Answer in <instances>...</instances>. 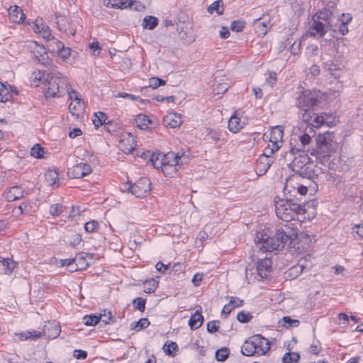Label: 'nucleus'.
I'll use <instances>...</instances> for the list:
<instances>
[{
    "label": "nucleus",
    "mask_w": 363,
    "mask_h": 363,
    "mask_svg": "<svg viewBox=\"0 0 363 363\" xmlns=\"http://www.w3.org/2000/svg\"><path fill=\"white\" fill-rule=\"evenodd\" d=\"M272 262L271 259L264 258L259 259L257 262V271L258 275L262 279H267L272 271Z\"/></svg>",
    "instance_id": "obj_13"
},
{
    "label": "nucleus",
    "mask_w": 363,
    "mask_h": 363,
    "mask_svg": "<svg viewBox=\"0 0 363 363\" xmlns=\"http://www.w3.org/2000/svg\"><path fill=\"white\" fill-rule=\"evenodd\" d=\"M67 20L64 16H56V23L60 30L66 31L67 29Z\"/></svg>",
    "instance_id": "obj_59"
},
{
    "label": "nucleus",
    "mask_w": 363,
    "mask_h": 363,
    "mask_svg": "<svg viewBox=\"0 0 363 363\" xmlns=\"http://www.w3.org/2000/svg\"><path fill=\"white\" fill-rule=\"evenodd\" d=\"M252 342H254L253 336L250 337L249 340H245L241 350L243 355L252 356L257 352L256 346Z\"/></svg>",
    "instance_id": "obj_26"
},
{
    "label": "nucleus",
    "mask_w": 363,
    "mask_h": 363,
    "mask_svg": "<svg viewBox=\"0 0 363 363\" xmlns=\"http://www.w3.org/2000/svg\"><path fill=\"white\" fill-rule=\"evenodd\" d=\"M277 216L285 222L295 220L298 215H303L306 210L301 199L286 196L285 199L275 201Z\"/></svg>",
    "instance_id": "obj_3"
},
{
    "label": "nucleus",
    "mask_w": 363,
    "mask_h": 363,
    "mask_svg": "<svg viewBox=\"0 0 363 363\" xmlns=\"http://www.w3.org/2000/svg\"><path fill=\"white\" fill-rule=\"evenodd\" d=\"M76 265L77 267L74 270L83 269L86 268L89 264L86 262V257L84 253L79 255V257L75 258Z\"/></svg>",
    "instance_id": "obj_50"
},
{
    "label": "nucleus",
    "mask_w": 363,
    "mask_h": 363,
    "mask_svg": "<svg viewBox=\"0 0 363 363\" xmlns=\"http://www.w3.org/2000/svg\"><path fill=\"white\" fill-rule=\"evenodd\" d=\"M255 28L256 32L260 35H265L267 32L268 26L265 22L261 21V19H256L255 23Z\"/></svg>",
    "instance_id": "obj_42"
},
{
    "label": "nucleus",
    "mask_w": 363,
    "mask_h": 363,
    "mask_svg": "<svg viewBox=\"0 0 363 363\" xmlns=\"http://www.w3.org/2000/svg\"><path fill=\"white\" fill-rule=\"evenodd\" d=\"M45 82L48 87L45 91V96L46 98H53L61 96L60 87L66 86L68 80L61 72L55 70L47 73Z\"/></svg>",
    "instance_id": "obj_4"
},
{
    "label": "nucleus",
    "mask_w": 363,
    "mask_h": 363,
    "mask_svg": "<svg viewBox=\"0 0 363 363\" xmlns=\"http://www.w3.org/2000/svg\"><path fill=\"white\" fill-rule=\"evenodd\" d=\"M22 337H23L26 340V339H31V340H36L37 338H39L40 336L43 335V331L42 332H30L27 331L26 333L21 334Z\"/></svg>",
    "instance_id": "obj_60"
},
{
    "label": "nucleus",
    "mask_w": 363,
    "mask_h": 363,
    "mask_svg": "<svg viewBox=\"0 0 363 363\" xmlns=\"http://www.w3.org/2000/svg\"><path fill=\"white\" fill-rule=\"evenodd\" d=\"M158 24V20L157 18L148 16L144 18L143 26L144 28L152 30L154 29Z\"/></svg>",
    "instance_id": "obj_40"
},
{
    "label": "nucleus",
    "mask_w": 363,
    "mask_h": 363,
    "mask_svg": "<svg viewBox=\"0 0 363 363\" xmlns=\"http://www.w3.org/2000/svg\"><path fill=\"white\" fill-rule=\"evenodd\" d=\"M101 316L97 315H85L83 318L84 323L86 325H96L100 321Z\"/></svg>",
    "instance_id": "obj_48"
},
{
    "label": "nucleus",
    "mask_w": 363,
    "mask_h": 363,
    "mask_svg": "<svg viewBox=\"0 0 363 363\" xmlns=\"http://www.w3.org/2000/svg\"><path fill=\"white\" fill-rule=\"evenodd\" d=\"M319 116H324L323 125L326 124L328 126L332 125L335 122V116L333 113H322Z\"/></svg>",
    "instance_id": "obj_57"
},
{
    "label": "nucleus",
    "mask_w": 363,
    "mask_h": 363,
    "mask_svg": "<svg viewBox=\"0 0 363 363\" xmlns=\"http://www.w3.org/2000/svg\"><path fill=\"white\" fill-rule=\"evenodd\" d=\"M223 81L224 79H220L218 77H215L213 86L217 94H223L228 89L229 84Z\"/></svg>",
    "instance_id": "obj_31"
},
{
    "label": "nucleus",
    "mask_w": 363,
    "mask_h": 363,
    "mask_svg": "<svg viewBox=\"0 0 363 363\" xmlns=\"http://www.w3.org/2000/svg\"><path fill=\"white\" fill-rule=\"evenodd\" d=\"M150 323L149 320L146 318H140L138 321L133 322L130 325V329L131 330L139 331L142 329H145L150 325Z\"/></svg>",
    "instance_id": "obj_35"
},
{
    "label": "nucleus",
    "mask_w": 363,
    "mask_h": 363,
    "mask_svg": "<svg viewBox=\"0 0 363 363\" xmlns=\"http://www.w3.org/2000/svg\"><path fill=\"white\" fill-rule=\"evenodd\" d=\"M56 43L58 45V47H60L57 50L58 56L62 60L67 59L71 55V48L68 47H65L64 44L62 42H56Z\"/></svg>",
    "instance_id": "obj_38"
},
{
    "label": "nucleus",
    "mask_w": 363,
    "mask_h": 363,
    "mask_svg": "<svg viewBox=\"0 0 363 363\" xmlns=\"http://www.w3.org/2000/svg\"><path fill=\"white\" fill-rule=\"evenodd\" d=\"M215 357L217 361L218 362H224L225 361L230 354V350L226 347H223L220 349H218L215 354Z\"/></svg>",
    "instance_id": "obj_41"
},
{
    "label": "nucleus",
    "mask_w": 363,
    "mask_h": 363,
    "mask_svg": "<svg viewBox=\"0 0 363 363\" xmlns=\"http://www.w3.org/2000/svg\"><path fill=\"white\" fill-rule=\"evenodd\" d=\"M98 228L99 223L95 220H90L84 224V230L87 233H93Z\"/></svg>",
    "instance_id": "obj_54"
},
{
    "label": "nucleus",
    "mask_w": 363,
    "mask_h": 363,
    "mask_svg": "<svg viewBox=\"0 0 363 363\" xmlns=\"http://www.w3.org/2000/svg\"><path fill=\"white\" fill-rule=\"evenodd\" d=\"M161 157H162L164 164L172 167L171 169L173 171L175 170L176 166L182 165L186 162V158L184 152L181 153L179 152L175 153L174 152H169L165 155H162Z\"/></svg>",
    "instance_id": "obj_8"
},
{
    "label": "nucleus",
    "mask_w": 363,
    "mask_h": 363,
    "mask_svg": "<svg viewBox=\"0 0 363 363\" xmlns=\"http://www.w3.org/2000/svg\"><path fill=\"white\" fill-rule=\"evenodd\" d=\"M135 121L137 126L142 130L147 129L148 128V124L152 123V121L145 114H138L135 119Z\"/></svg>",
    "instance_id": "obj_33"
},
{
    "label": "nucleus",
    "mask_w": 363,
    "mask_h": 363,
    "mask_svg": "<svg viewBox=\"0 0 363 363\" xmlns=\"http://www.w3.org/2000/svg\"><path fill=\"white\" fill-rule=\"evenodd\" d=\"M269 141L272 147H268L267 151L270 154H273L274 151L279 149V143L282 141L283 128L281 126H276L272 128L269 133Z\"/></svg>",
    "instance_id": "obj_10"
},
{
    "label": "nucleus",
    "mask_w": 363,
    "mask_h": 363,
    "mask_svg": "<svg viewBox=\"0 0 363 363\" xmlns=\"http://www.w3.org/2000/svg\"><path fill=\"white\" fill-rule=\"evenodd\" d=\"M298 114L302 121L308 125L305 130L306 133H312L313 127L319 128L323 125L324 116H319L318 113H315L314 107L300 109Z\"/></svg>",
    "instance_id": "obj_5"
},
{
    "label": "nucleus",
    "mask_w": 363,
    "mask_h": 363,
    "mask_svg": "<svg viewBox=\"0 0 363 363\" xmlns=\"http://www.w3.org/2000/svg\"><path fill=\"white\" fill-rule=\"evenodd\" d=\"M61 331L60 326L55 321L48 322L44 325L43 329V336L49 339H55L60 335Z\"/></svg>",
    "instance_id": "obj_16"
},
{
    "label": "nucleus",
    "mask_w": 363,
    "mask_h": 363,
    "mask_svg": "<svg viewBox=\"0 0 363 363\" xmlns=\"http://www.w3.org/2000/svg\"><path fill=\"white\" fill-rule=\"evenodd\" d=\"M35 31L41 33L43 38L47 39V40L52 37L48 26L43 25L40 28L38 23H35Z\"/></svg>",
    "instance_id": "obj_46"
},
{
    "label": "nucleus",
    "mask_w": 363,
    "mask_h": 363,
    "mask_svg": "<svg viewBox=\"0 0 363 363\" xmlns=\"http://www.w3.org/2000/svg\"><path fill=\"white\" fill-rule=\"evenodd\" d=\"M300 359V355L297 352H288L284 354L282 357L283 363H293L298 362Z\"/></svg>",
    "instance_id": "obj_45"
},
{
    "label": "nucleus",
    "mask_w": 363,
    "mask_h": 363,
    "mask_svg": "<svg viewBox=\"0 0 363 363\" xmlns=\"http://www.w3.org/2000/svg\"><path fill=\"white\" fill-rule=\"evenodd\" d=\"M299 180V176L295 175L294 174L286 180L285 186L284 187V193L285 196H286V194H289L290 196L297 198L296 195H294L293 194L295 193L297 189V185L298 184Z\"/></svg>",
    "instance_id": "obj_17"
},
{
    "label": "nucleus",
    "mask_w": 363,
    "mask_h": 363,
    "mask_svg": "<svg viewBox=\"0 0 363 363\" xmlns=\"http://www.w3.org/2000/svg\"><path fill=\"white\" fill-rule=\"evenodd\" d=\"M320 103L318 93L309 89L302 91L296 99V105L300 109L313 108Z\"/></svg>",
    "instance_id": "obj_6"
},
{
    "label": "nucleus",
    "mask_w": 363,
    "mask_h": 363,
    "mask_svg": "<svg viewBox=\"0 0 363 363\" xmlns=\"http://www.w3.org/2000/svg\"><path fill=\"white\" fill-rule=\"evenodd\" d=\"M107 119L106 115L104 112H97L94 113V118L93 119V123L96 128L101 126L103 124L108 125L109 123H106Z\"/></svg>",
    "instance_id": "obj_37"
},
{
    "label": "nucleus",
    "mask_w": 363,
    "mask_h": 363,
    "mask_svg": "<svg viewBox=\"0 0 363 363\" xmlns=\"http://www.w3.org/2000/svg\"><path fill=\"white\" fill-rule=\"evenodd\" d=\"M313 23L310 26L309 34L311 36L322 38L325 34L327 29L330 28L323 22L314 19L312 17Z\"/></svg>",
    "instance_id": "obj_15"
},
{
    "label": "nucleus",
    "mask_w": 363,
    "mask_h": 363,
    "mask_svg": "<svg viewBox=\"0 0 363 363\" xmlns=\"http://www.w3.org/2000/svg\"><path fill=\"white\" fill-rule=\"evenodd\" d=\"M208 12L213 13L216 11L218 15H222L224 11L223 2L222 0H217L208 7Z\"/></svg>",
    "instance_id": "obj_36"
},
{
    "label": "nucleus",
    "mask_w": 363,
    "mask_h": 363,
    "mask_svg": "<svg viewBox=\"0 0 363 363\" xmlns=\"http://www.w3.org/2000/svg\"><path fill=\"white\" fill-rule=\"evenodd\" d=\"M203 321V317L199 311H196L189 320V325L191 330L198 329L201 326Z\"/></svg>",
    "instance_id": "obj_30"
},
{
    "label": "nucleus",
    "mask_w": 363,
    "mask_h": 363,
    "mask_svg": "<svg viewBox=\"0 0 363 363\" xmlns=\"http://www.w3.org/2000/svg\"><path fill=\"white\" fill-rule=\"evenodd\" d=\"M133 303L135 308L138 309L140 312H144L145 309V299L140 297L133 299Z\"/></svg>",
    "instance_id": "obj_55"
},
{
    "label": "nucleus",
    "mask_w": 363,
    "mask_h": 363,
    "mask_svg": "<svg viewBox=\"0 0 363 363\" xmlns=\"http://www.w3.org/2000/svg\"><path fill=\"white\" fill-rule=\"evenodd\" d=\"M218 320H212L207 324V330L210 333H214L219 329Z\"/></svg>",
    "instance_id": "obj_62"
},
{
    "label": "nucleus",
    "mask_w": 363,
    "mask_h": 363,
    "mask_svg": "<svg viewBox=\"0 0 363 363\" xmlns=\"http://www.w3.org/2000/svg\"><path fill=\"white\" fill-rule=\"evenodd\" d=\"M36 50L33 51L35 57L41 65L48 67V70L55 71L57 66L52 63V60L49 57L45 47L40 45H36Z\"/></svg>",
    "instance_id": "obj_9"
},
{
    "label": "nucleus",
    "mask_w": 363,
    "mask_h": 363,
    "mask_svg": "<svg viewBox=\"0 0 363 363\" xmlns=\"http://www.w3.org/2000/svg\"><path fill=\"white\" fill-rule=\"evenodd\" d=\"M318 170L319 168L317 167L313 162L308 164L305 167L301 169V171H298L295 175L299 176V179L301 178H306L311 180H314L318 176Z\"/></svg>",
    "instance_id": "obj_14"
},
{
    "label": "nucleus",
    "mask_w": 363,
    "mask_h": 363,
    "mask_svg": "<svg viewBox=\"0 0 363 363\" xmlns=\"http://www.w3.org/2000/svg\"><path fill=\"white\" fill-rule=\"evenodd\" d=\"M296 237L297 229L286 224L283 228L277 229L273 237L257 233L255 241L262 245L259 250L262 252H272L282 250L289 240H291Z\"/></svg>",
    "instance_id": "obj_2"
},
{
    "label": "nucleus",
    "mask_w": 363,
    "mask_h": 363,
    "mask_svg": "<svg viewBox=\"0 0 363 363\" xmlns=\"http://www.w3.org/2000/svg\"><path fill=\"white\" fill-rule=\"evenodd\" d=\"M328 70L330 72V74L333 76L335 79H337L340 77V70L337 66L334 64H331L329 65Z\"/></svg>",
    "instance_id": "obj_64"
},
{
    "label": "nucleus",
    "mask_w": 363,
    "mask_h": 363,
    "mask_svg": "<svg viewBox=\"0 0 363 363\" xmlns=\"http://www.w3.org/2000/svg\"><path fill=\"white\" fill-rule=\"evenodd\" d=\"M1 262L6 274H11L17 265V263L10 258H3Z\"/></svg>",
    "instance_id": "obj_39"
},
{
    "label": "nucleus",
    "mask_w": 363,
    "mask_h": 363,
    "mask_svg": "<svg viewBox=\"0 0 363 363\" xmlns=\"http://www.w3.org/2000/svg\"><path fill=\"white\" fill-rule=\"evenodd\" d=\"M281 321L282 325L286 327H298L300 323L299 320L292 319L289 316H284Z\"/></svg>",
    "instance_id": "obj_51"
},
{
    "label": "nucleus",
    "mask_w": 363,
    "mask_h": 363,
    "mask_svg": "<svg viewBox=\"0 0 363 363\" xmlns=\"http://www.w3.org/2000/svg\"><path fill=\"white\" fill-rule=\"evenodd\" d=\"M11 86L6 85L2 82H0V101L6 102L12 100Z\"/></svg>",
    "instance_id": "obj_28"
},
{
    "label": "nucleus",
    "mask_w": 363,
    "mask_h": 363,
    "mask_svg": "<svg viewBox=\"0 0 363 363\" xmlns=\"http://www.w3.org/2000/svg\"><path fill=\"white\" fill-rule=\"evenodd\" d=\"M310 162H311L310 161V157L306 153H303L294 159V160L290 164V167L294 174H296L298 171H301V169L305 167Z\"/></svg>",
    "instance_id": "obj_18"
},
{
    "label": "nucleus",
    "mask_w": 363,
    "mask_h": 363,
    "mask_svg": "<svg viewBox=\"0 0 363 363\" xmlns=\"http://www.w3.org/2000/svg\"><path fill=\"white\" fill-rule=\"evenodd\" d=\"M48 41L49 42V44L48 46L51 52H57V50L60 48V47H58V45L56 43V42H60V41L55 39L54 37L50 38V40H48Z\"/></svg>",
    "instance_id": "obj_61"
},
{
    "label": "nucleus",
    "mask_w": 363,
    "mask_h": 363,
    "mask_svg": "<svg viewBox=\"0 0 363 363\" xmlns=\"http://www.w3.org/2000/svg\"><path fill=\"white\" fill-rule=\"evenodd\" d=\"M255 346H256L257 352H260L261 354H266L270 349L269 343L267 339L263 337L260 335L253 336Z\"/></svg>",
    "instance_id": "obj_19"
},
{
    "label": "nucleus",
    "mask_w": 363,
    "mask_h": 363,
    "mask_svg": "<svg viewBox=\"0 0 363 363\" xmlns=\"http://www.w3.org/2000/svg\"><path fill=\"white\" fill-rule=\"evenodd\" d=\"M24 191L20 186H14L9 188V191L5 194V198L8 201H13L23 197Z\"/></svg>",
    "instance_id": "obj_24"
},
{
    "label": "nucleus",
    "mask_w": 363,
    "mask_h": 363,
    "mask_svg": "<svg viewBox=\"0 0 363 363\" xmlns=\"http://www.w3.org/2000/svg\"><path fill=\"white\" fill-rule=\"evenodd\" d=\"M45 179L53 189L58 186V173L56 170L48 169L45 173Z\"/></svg>",
    "instance_id": "obj_29"
},
{
    "label": "nucleus",
    "mask_w": 363,
    "mask_h": 363,
    "mask_svg": "<svg viewBox=\"0 0 363 363\" xmlns=\"http://www.w3.org/2000/svg\"><path fill=\"white\" fill-rule=\"evenodd\" d=\"M65 206L61 203L52 204L50 207V213L53 216H60L64 211Z\"/></svg>",
    "instance_id": "obj_49"
},
{
    "label": "nucleus",
    "mask_w": 363,
    "mask_h": 363,
    "mask_svg": "<svg viewBox=\"0 0 363 363\" xmlns=\"http://www.w3.org/2000/svg\"><path fill=\"white\" fill-rule=\"evenodd\" d=\"M331 16H332V11L329 9H323L321 11H318L313 18L314 19H316L318 21H320L323 22L324 24H326L328 27L331 28L332 23H331Z\"/></svg>",
    "instance_id": "obj_23"
},
{
    "label": "nucleus",
    "mask_w": 363,
    "mask_h": 363,
    "mask_svg": "<svg viewBox=\"0 0 363 363\" xmlns=\"http://www.w3.org/2000/svg\"><path fill=\"white\" fill-rule=\"evenodd\" d=\"M152 164L154 167L159 169L161 168L163 173L166 175H171L172 172H168V169H172V167L169 166L168 164H164L162 157L160 158V160L154 161Z\"/></svg>",
    "instance_id": "obj_44"
},
{
    "label": "nucleus",
    "mask_w": 363,
    "mask_h": 363,
    "mask_svg": "<svg viewBox=\"0 0 363 363\" xmlns=\"http://www.w3.org/2000/svg\"><path fill=\"white\" fill-rule=\"evenodd\" d=\"M274 162V157L263 153L257 160L255 170L257 176H262L266 174L272 164Z\"/></svg>",
    "instance_id": "obj_11"
},
{
    "label": "nucleus",
    "mask_w": 363,
    "mask_h": 363,
    "mask_svg": "<svg viewBox=\"0 0 363 363\" xmlns=\"http://www.w3.org/2000/svg\"><path fill=\"white\" fill-rule=\"evenodd\" d=\"M245 26V23L242 21H234L231 23L230 28L233 31L240 32Z\"/></svg>",
    "instance_id": "obj_58"
},
{
    "label": "nucleus",
    "mask_w": 363,
    "mask_h": 363,
    "mask_svg": "<svg viewBox=\"0 0 363 363\" xmlns=\"http://www.w3.org/2000/svg\"><path fill=\"white\" fill-rule=\"evenodd\" d=\"M84 109V104L82 99L74 100L72 101L69 106V110L73 116L79 117L80 113Z\"/></svg>",
    "instance_id": "obj_27"
},
{
    "label": "nucleus",
    "mask_w": 363,
    "mask_h": 363,
    "mask_svg": "<svg viewBox=\"0 0 363 363\" xmlns=\"http://www.w3.org/2000/svg\"><path fill=\"white\" fill-rule=\"evenodd\" d=\"M244 123H241V120L235 113L228 121V129L233 133H238L242 127Z\"/></svg>",
    "instance_id": "obj_25"
},
{
    "label": "nucleus",
    "mask_w": 363,
    "mask_h": 363,
    "mask_svg": "<svg viewBox=\"0 0 363 363\" xmlns=\"http://www.w3.org/2000/svg\"><path fill=\"white\" fill-rule=\"evenodd\" d=\"M252 318V315L250 313H246L245 311H240L237 315V319L239 322L242 323H247L251 320Z\"/></svg>",
    "instance_id": "obj_53"
},
{
    "label": "nucleus",
    "mask_w": 363,
    "mask_h": 363,
    "mask_svg": "<svg viewBox=\"0 0 363 363\" xmlns=\"http://www.w3.org/2000/svg\"><path fill=\"white\" fill-rule=\"evenodd\" d=\"M354 237L363 239V225H357L352 228Z\"/></svg>",
    "instance_id": "obj_63"
},
{
    "label": "nucleus",
    "mask_w": 363,
    "mask_h": 363,
    "mask_svg": "<svg viewBox=\"0 0 363 363\" xmlns=\"http://www.w3.org/2000/svg\"><path fill=\"white\" fill-rule=\"evenodd\" d=\"M50 70H43L38 71V72H34L33 74L34 76V81L43 82V83L46 81L47 73H50Z\"/></svg>",
    "instance_id": "obj_56"
},
{
    "label": "nucleus",
    "mask_w": 363,
    "mask_h": 363,
    "mask_svg": "<svg viewBox=\"0 0 363 363\" xmlns=\"http://www.w3.org/2000/svg\"><path fill=\"white\" fill-rule=\"evenodd\" d=\"M315 146L313 147L312 137L304 133L290 139V152L295 155L299 152H310L316 157L318 162L323 164L329 162L331 155L335 152L337 144L334 140V134L330 132L319 133L315 139Z\"/></svg>",
    "instance_id": "obj_1"
},
{
    "label": "nucleus",
    "mask_w": 363,
    "mask_h": 363,
    "mask_svg": "<svg viewBox=\"0 0 363 363\" xmlns=\"http://www.w3.org/2000/svg\"><path fill=\"white\" fill-rule=\"evenodd\" d=\"M127 190L138 198L145 197L150 191L151 182L147 177H141L135 183H127Z\"/></svg>",
    "instance_id": "obj_7"
},
{
    "label": "nucleus",
    "mask_w": 363,
    "mask_h": 363,
    "mask_svg": "<svg viewBox=\"0 0 363 363\" xmlns=\"http://www.w3.org/2000/svg\"><path fill=\"white\" fill-rule=\"evenodd\" d=\"M91 167L86 163H79L74 165L67 172L68 176L72 179L82 178L91 172Z\"/></svg>",
    "instance_id": "obj_12"
},
{
    "label": "nucleus",
    "mask_w": 363,
    "mask_h": 363,
    "mask_svg": "<svg viewBox=\"0 0 363 363\" xmlns=\"http://www.w3.org/2000/svg\"><path fill=\"white\" fill-rule=\"evenodd\" d=\"M164 352L172 357L175 354V351L178 350V346L174 342H171L169 344L165 343L163 346Z\"/></svg>",
    "instance_id": "obj_47"
},
{
    "label": "nucleus",
    "mask_w": 363,
    "mask_h": 363,
    "mask_svg": "<svg viewBox=\"0 0 363 363\" xmlns=\"http://www.w3.org/2000/svg\"><path fill=\"white\" fill-rule=\"evenodd\" d=\"M205 134L209 139L212 140L215 143H218L221 140V133L218 130L213 129L211 128H204Z\"/></svg>",
    "instance_id": "obj_34"
},
{
    "label": "nucleus",
    "mask_w": 363,
    "mask_h": 363,
    "mask_svg": "<svg viewBox=\"0 0 363 363\" xmlns=\"http://www.w3.org/2000/svg\"><path fill=\"white\" fill-rule=\"evenodd\" d=\"M9 17L11 22L16 23H23L26 18L23 10L16 5L10 7L9 10Z\"/></svg>",
    "instance_id": "obj_20"
},
{
    "label": "nucleus",
    "mask_w": 363,
    "mask_h": 363,
    "mask_svg": "<svg viewBox=\"0 0 363 363\" xmlns=\"http://www.w3.org/2000/svg\"><path fill=\"white\" fill-rule=\"evenodd\" d=\"M135 1L133 0H104V4L106 7L114 9H125L131 7Z\"/></svg>",
    "instance_id": "obj_21"
},
{
    "label": "nucleus",
    "mask_w": 363,
    "mask_h": 363,
    "mask_svg": "<svg viewBox=\"0 0 363 363\" xmlns=\"http://www.w3.org/2000/svg\"><path fill=\"white\" fill-rule=\"evenodd\" d=\"M164 123L166 126L170 128H176L182 123L181 116L175 113H169L163 118Z\"/></svg>",
    "instance_id": "obj_22"
},
{
    "label": "nucleus",
    "mask_w": 363,
    "mask_h": 363,
    "mask_svg": "<svg viewBox=\"0 0 363 363\" xmlns=\"http://www.w3.org/2000/svg\"><path fill=\"white\" fill-rule=\"evenodd\" d=\"M158 286V281L154 279L147 280L144 283V291L147 294L153 293Z\"/></svg>",
    "instance_id": "obj_43"
},
{
    "label": "nucleus",
    "mask_w": 363,
    "mask_h": 363,
    "mask_svg": "<svg viewBox=\"0 0 363 363\" xmlns=\"http://www.w3.org/2000/svg\"><path fill=\"white\" fill-rule=\"evenodd\" d=\"M304 269L303 264L301 260H299L298 264L296 266L291 267L286 272L287 277L294 279L301 274Z\"/></svg>",
    "instance_id": "obj_32"
},
{
    "label": "nucleus",
    "mask_w": 363,
    "mask_h": 363,
    "mask_svg": "<svg viewBox=\"0 0 363 363\" xmlns=\"http://www.w3.org/2000/svg\"><path fill=\"white\" fill-rule=\"evenodd\" d=\"M43 153V148L39 144H35L30 150V155L35 158H42Z\"/></svg>",
    "instance_id": "obj_52"
}]
</instances>
